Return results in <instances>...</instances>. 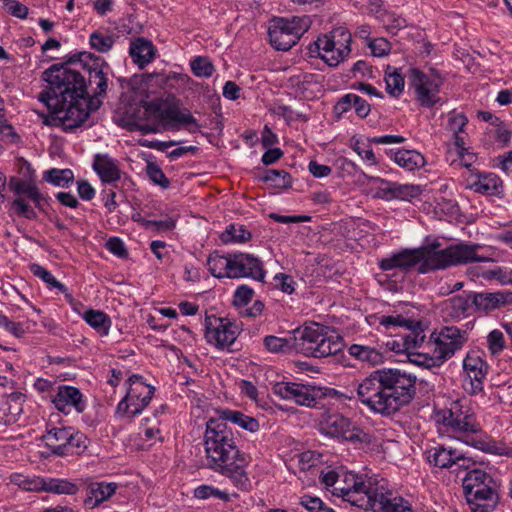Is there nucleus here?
Listing matches in <instances>:
<instances>
[{
    "label": "nucleus",
    "mask_w": 512,
    "mask_h": 512,
    "mask_svg": "<svg viewBox=\"0 0 512 512\" xmlns=\"http://www.w3.org/2000/svg\"><path fill=\"white\" fill-rule=\"evenodd\" d=\"M105 246L111 253L118 256L119 258L124 259L128 256V251L124 245V242L118 237L109 238Z\"/></svg>",
    "instance_id": "obj_62"
},
{
    "label": "nucleus",
    "mask_w": 512,
    "mask_h": 512,
    "mask_svg": "<svg viewBox=\"0 0 512 512\" xmlns=\"http://www.w3.org/2000/svg\"><path fill=\"white\" fill-rule=\"evenodd\" d=\"M467 272L472 277H481L487 281L497 280L502 285H512V268L502 266H496L492 269L471 267Z\"/></svg>",
    "instance_id": "obj_30"
},
{
    "label": "nucleus",
    "mask_w": 512,
    "mask_h": 512,
    "mask_svg": "<svg viewBox=\"0 0 512 512\" xmlns=\"http://www.w3.org/2000/svg\"><path fill=\"white\" fill-rule=\"evenodd\" d=\"M0 327L4 328L6 331L10 332L18 338L22 337L26 332L23 324L14 322L2 314H0Z\"/></svg>",
    "instance_id": "obj_61"
},
{
    "label": "nucleus",
    "mask_w": 512,
    "mask_h": 512,
    "mask_svg": "<svg viewBox=\"0 0 512 512\" xmlns=\"http://www.w3.org/2000/svg\"><path fill=\"white\" fill-rule=\"evenodd\" d=\"M115 37L106 31L95 30L89 37V44L92 49L107 53L114 45Z\"/></svg>",
    "instance_id": "obj_37"
},
{
    "label": "nucleus",
    "mask_w": 512,
    "mask_h": 512,
    "mask_svg": "<svg viewBox=\"0 0 512 512\" xmlns=\"http://www.w3.org/2000/svg\"><path fill=\"white\" fill-rule=\"evenodd\" d=\"M469 298L475 310L484 313L512 305V291L470 292Z\"/></svg>",
    "instance_id": "obj_20"
},
{
    "label": "nucleus",
    "mask_w": 512,
    "mask_h": 512,
    "mask_svg": "<svg viewBox=\"0 0 512 512\" xmlns=\"http://www.w3.org/2000/svg\"><path fill=\"white\" fill-rule=\"evenodd\" d=\"M265 348L272 353H286L294 349V336L291 338H280L269 335L263 340Z\"/></svg>",
    "instance_id": "obj_44"
},
{
    "label": "nucleus",
    "mask_w": 512,
    "mask_h": 512,
    "mask_svg": "<svg viewBox=\"0 0 512 512\" xmlns=\"http://www.w3.org/2000/svg\"><path fill=\"white\" fill-rule=\"evenodd\" d=\"M81 64L88 73V84L92 86L96 85V90L93 95L96 98L102 97L106 94L108 83H107V72L109 66L100 56H96L90 52H79L71 55L65 63L66 67L68 64Z\"/></svg>",
    "instance_id": "obj_14"
},
{
    "label": "nucleus",
    "mask_w": 512,
    "mask_h": 512,
    "mask_svg": "<svg viewBox=\"0 0 512 512\" xmlns=\"http://www.w3.org/2000/svg\"><path fill=\"white\" fill-rule=\"evenodd\" d=\"M190 66L192 72L197 77L208 78L213 74L215 70L213 63L207 57L202 56L195 57L191 61Z\"/></svg>",
    "instance_id": "obj_50"
},
{
    "label": "nucleus",
    "mask_w": 512,
    "mask_h": 512,
    "mask_svg": "<svg viewBox=\"0 0 512 512\" xmlns=\"http://www.w3.org/2000/svg\"><path fill=\"white\" fill-rule=\"evenodd\" d=\"M353 480H357V481H361L362 483H364L365 485L366 484H369L370 482H374V483H380L377 479L375 478H368L367 480H364L362 477L360 476H357L355 474H347L345 476V479H344V482H345V486H341L340 484L338 486H336L334 488V490L332 491L334 495L336 496H339V497H342L345 501L349 502L350 501L347 499L348 497L344 496L343 493L341 492V489L346 490L347 488H352L353 486Z\"/></svg>",
    "instance_id": "obj_57"
},
{
    "label": "nucleus",
    "mask_w": 512,
    "mask_h": 512,
    "mask_svg": "<svg viewBox=\"0 0 512 512\" xmlns=\"http://www.w3.org/2000/svg\"><path fill=\"white\" fill-rule=\"evenodd\" d=\"M218 414L219 417L210 418L206 422L204 447L207 465L215 472L230 478L238 489L248 491L251 487L245 470L248 459L237 446L234 433L227 422L249 432H256L259 429V422L237 410L223 409L219 410Z\"/></svg>",
    "instance_id": "obj_1"
},
{
    "label": "nucleus",
    "mask_w": 512,
    "mask_h": 512,
    "mask_svg": "<svg viewBox=\"0 0 512 512\" xmlns=\"http://www.w3.org/2000/svg\"><path fill=\"white\" fill-rule=\"evenodd\" d=\"M390 66H388L385 73L386 90L388 94L393 97H398L404 90V77L400 74L397 69H393L389 72Z\"/></svg>",
    "instance_id": "obj_45"
},
{
    "label": "nucleus",
    "mask_w": 512,
    "mask_h": 512,
    "mask_svg": "<svg viewBox=\"0 0 512 512\" xmlns=\"http://www.w3.org/2000/svg\"><path fill=\"white\" fill-rule=\"evenodd\" d=\"M468 123V119L464 114L451 115L449 118V128L453 133H461Z\"/></svg>",
    "instance_id": "obj_64"
},
{
    "label": "nucleus",
    "mask_w": 512,
    "mask_h": 512,
    "mask_svg": "<svg viewBox=\"0 0 512 512\" xmlns=\"http://www.w3.org/2000/svg\"><path fill=\"white\" fill-rule=\"evenodd\" d=\"M24 401V394L12 393L8 396L4 409H6L8 416L14 418V423L17 421L18 416L22 412V402Z\"/></svg>",
    "instance_id": "obj_51"
},
{
    "label": "nucleus",
    "mask_w": 512,
    "mask_h": 512,
    "mask_svg": "<svg viewBox=\"0 0 512 512\" xmlns=\"http://www.w3.org/2000/svg\"><path fill=\"white\" fill-rule=\"evenodd\" d=\"M52 402L55 408L64 414H70L73 409L77 413H82L86 408V403L80 390L68 385L58 387Z\"/></svg>",
    "instance_id": "obj_19"
},
{
    "label": "nucleus",
    "mask_w": 512,
    "mask_h": 512,
    "mask_svg": "<svg viewBox=\"0 0 512 512\" xmlns=\"http://www.w3.org/2000/svg\"><path fill=\"white\" fill-rule=\"evenodd\" d=\"M463 369L469 379L470 392L476 394L483 389L488 365L477 352H469L463 360Z\"/></svg>",
    "instance_id": "obj_21"
},
{
    "label": "nucleus",
    "mask_w": 512,
    "mask_h": 512,
    "mask_svg": "<svg viewBox=\"0 0 512 512\" xmlns=\"http://www.w3.org/2000/svg\"><path fill=\"white\" fill-rule=\"evenodd\" d=\"M488 349L493 355L499 354L505 349V338L502 331L492 330L487 336Z\"/></svg>",
    "instance_id": "obj_55"
},
{
    "label": "nucleus",
    "mask_w": 512,
    "mask_h": 512,
    "mask_svg": "<svg viewBox=\"0 0 512 512\" xmlns=\"http://www.w3.org/2000/svg\"><path fill=\"white\" fill-rule=\"evenodd\" d=\"M155 53L156 49L153 43L144 37H138L130 43L129 55L140 69L153 61Z\"/></svg>",
    "instance_id": "obj_27"
},
{
    "label": "nucleus",
    "mask_w": 512,
    "mask_h": 512,
    "mask_svg": "<svg viewBox=\"0 0 512 512\" xmlns=\"http://www.w3.org/2000/svg\"><path fill=\"white\" fill-rule=\"evenodd\" d=\"M161 117L170 121H176L181 124H194L196 128L199 127L197 120L187 110H181L176 106H168L160 113Z\"/></svg>",
    "instance_id": "obj_42"
},
{
    "label": "nucleus",
    "mask_w": 512,
    "mask_h": 512,
    "mask_svg": "<svg viewBox=\"0 0 512 512\" xmlns=\"http://www.w3.org/2000/svg\"><path fill=\"white\" fill-rule=\"evenodd\" d=\"M83 318L91 327L96 329L101 336L108 335L111 319L106 313L100 310L90 309L84 313Z\"/></svg>",
    "instance_id": "obj_36"
},
{
    "label": "nucleus",
    "mask_w": 512,
    "mask_h": 512,
    "mask_svg": "<svg viewBox=\"0 0 512 512\" xmlns=\"http://www.w3.org/2000/svg\"><path fill=\"white\" fill-rule=\"evenodd\" d=\"M416 265H421V253L418 248L403 249L398 253H394L388 258L382 259L379 263V267L383 271H388L395 268L409 271Z\"/></svg>",
    "instance_id": "obj_23"
},
{
    "label": "nucleus",
    "mask_w": 512,
    "mask_h": 512,
    "mask_svg": "<svg viewBox=\"0 0 512 512\" xmlns=\"http://www.w3.org/2000/svg\"><path fill=\"white\" fill-rule=\"evenodd\" d=\"M43 179L59 187H69L74 181V174L70 169H50L44 173Z\"/></svg>",
    "instance_id": "obj_38"
},
{
    "label": "nucleus",
    "mask_w": 512,
    "mask_h": 512,
    "mask_svg": "<svg viewBox=\"0 0 512 512\" xmlns=\"http://www.w3.org/2000/svg\"><path fill=\"white\" fill-rule=\"evenodd\" d=\"M368 46L373 56L382 57L387 55L391 50V44L385 38L370 40Z\"/></svg>",
    "instance_id": "obj_60"
},
{
    "label": "nucleus",
    "mask_w": 512,
    "mask_h": 512,
    "mask_svg": "<svg viewBox=\"0 0 512 512\" xmlns=\"http://www.w3.org/2000/svg\"><path fill=\"white\" fill-rule=\"evenodd\" d=\"M260 179L279 189H285L291 186V176L284 170H266Z\"/></svg>",
    "instance_id": "obj_43"
},
{
    "label": "nucleus",
    "mask_w": 512,
    "mask_h": 512,
    "mask_svg": "<svg viewBox=\"0 0 512 512\" xmlns=\"http://www.w3.org/2000/svg\"><path fill=\"white\" fill-rule=\"evenodd\" d=\"M488 133L493 135L495 140L500 144L501 148L509 145L512 132L502 121L489 128Z\"/></svg>",
    "instance_id": "obj_53"
},
{
    "label": "nucleus",
    "mask_w": 512,
    "mask_h": 512,
    "mask_svg": "<svg viewBox=\"0 0 512 512\" xmlns=\"http://www.w3.org/2000/svg\"><path fill=\"white\" fill-rule=\"evenodd\" d=\"M416 382L405 370L377 369L357 385V398L374 413L390 416L414 399Z\"/></svg>",
    "instance_id": "obj_3"
},
{
    "label": "nucleus",
    "mask_w": 512,
    "mask_h": 512,
    "mask_svg": "<svg viewBox=\"0 0 512 512\" xmlns=\"http://www.w3.org/2000/svg\"><path fill=\"white\" fill-rule=\"evenodd\" d=\"M215 324L206 320L205 338L208 343L223 349L231 346L239 335V327L226 318H215Z\"/></svg>",
    "instance_id": "obj_16"
},
{
    "label": "nucleus",
    "mask_w": 512,
    "mask_h": 512,
    "mask_svg": "<svg viewBox=\"0 0 512 512\" xmlns=\"http://www.w3.org/2000/svg\"><path fill=\"white\" fill-rule=\"evenodd\" d=\"M9 211L11 214H15L29 220H35L37 218L34 208L27 202L25 197H15V199L10 203Z\"/></svg>",
    "instance_id": "obj_48"
},
{
    "label": "nucleus",
    "mask_w": 512,
    "mask_h": 512,
    "mask_svg": "<svg viewBox=\"0 0 512 512\" xmlns=\"http://www.w3.org/2000/svg\"><path fill=\"white\" fill-rule=\"evenodd\" d=\"M88 447V438L87 436L80 431H73L69 434V440L65 444V454L68 455H80L82 454Z\"/></svg>",
    "instance_id": "obj_41"
},
{
    "label": "nucleus",
    "mask_w": 512,
    "mask_h": 512,
    "mask_svg": "<svg viewBox=\"0 0 512 512\" xmlns=\"http://www.w3.org/2000/svg\"><path fill=\"white\" fill-rule=\"evenodd\" d=\"M207 266L209 272L216 278H233V276L230 275L232 269V253L223 256L217 251H214L207 259Z\"/></svg>",
    "instance_id": "obj_32"
},
{
    "label": "nucleus",
    "mask_w": 512,
    "mask_h": 512,
    "mask_svg": "<svg viewBox=\"0 0 512 512\" xmlns=\"http://www.w3.org/2000/svg\"><path fill=\"white\" fill-rule=\"evenodd\" d=\"M272 392L282 399L293 400L296 404L315 407L317 400L321 398L320 389L295 382H276L272 386Z\"/></svg>",
    "instance_id": "obj_15"
},
{
    "label": "nucleus",
    "mask_w": 512,
    "mask_h": 512,
    "mask_svg": "<svg viewBox=\"0 0 512 512\" xmlns=\"http://www.w3.org/2000/svg\"><path fill=\"white\" fill-rule=\"evenodd\" d=\"M300 505L308 512H335L328 507L320 498L310 495H303L300 498Z\"/></svg>",
    "instance_id": "obj_52"
},
{
    "label": "nucleus",
    "mask_w": 512,
    "mask_h": 512,
    "mask_svg": "<svg viewBox=\"0 0 512 512\" xmlns=\"http://www.w3.org/2000/svg\"><path fill=\"white\" fill-rule=\"evenodd\" d=\"M70 427H51L42 436L46 446L51 449L52 454L63 457L65 454V444L69 440V434L72 432Z\"/></svg>",
    "instance_id": "obj_29"
},
{
    "label": "nucleus",
    "mask_w": 512,
    "mask_h": 512,
    "mask_svg": "<svg viewBox=\"0 0 512 512\" xmlns=\"http://www.w3.org/2000/svg\"><path fill=\"white\" fill-rule=\"evenodd\" d=\"M93 168L103 182L111 183L120 179L118 166L107 155L97 154L94 159Z\"/></svg>",
    "instance_id": "obj_31"
},
{
    "label": "nucleus",
    "mask_w": 512,
    "mask_h": 512,
    "mask_svg": "<svg viewBox=\"0 0 512 512\" xmlns=\"http://www.w3.org/2000/svg\"><path fill=\"white\" fill-rule=\"evenodd\" d=\"M129 383L130 388L127 392V397L139 398V396H142L141 403H135L137 407L135 409H131V415L136 416L137 414H140L146 406H148L155 388L143 382L142 377L139 375H132L129 378Z\"/></svg>",
    "instance_id": "obj_26"
},
{
    "label": "nucleus",
    "mask_w": 512,
    "mask_h": 512,
    "mask_svg": "<svg viewBox=\"0 0 512 512\" xmlns=\"http://www.w3.org/2000/svg\"><path fill=\"white\" fill-rule=\"evenodd\" d=\"M42 491L58 495H74L79 488L76 483L67 479L43 477Z\"/></svg>",
    "instance_id": "obj_35"
},
{
    "label": "nucleus",
    "mask_w": 512,
    "mask_h": 512,
    "mask_svg": "<svg viewBox=\"0 0 512 512\" xmlns=\"http://www.w3.org/2000/svg\"><path fill=\"white\" fill-rule=\"evenodd\" d=\"M250 238V231L246 230L243 225L235 224H230L220 236V239L224 244L244 243Z\"/></svg>",
    "instance_id": "obj_40"
},
{
    "label": "nucleus",
    "mask_w": 512,
    "mask_h": 512,
    "mask_svg": "<svg viewBox=\"0 0 512 512\" xmlns=\"http://www.w3.org/2000/svg\"><path fill=\"white\" fill-rule=\"evenodd\" d=\"M254 291L247 285L239 286L234 294L233 304L237 307L246 306L252 299Z\"/></svg>",
    "instance_id": "obj_59"
},
{
    "label": "nucleus",
    "mask_w": 512,
    "mask_h": 512,
    "mask_svg": "<svg viewBox=\"0 0 512 512\" xmlns=\"http://www.w3.org/2000/svg\"><path fill=\"white\" fill-rule=\"evenodd\" d=\"M230 275L233 278L250 277L258 281H264L265 270L261 260L248 253H232V269Z\"/></svg>",
    "instance_id": "obj_18"
},
{
    "label": "nucleus",
    "mask_w": 512,
    "mask_h": 512,
    "mask_svg": "<svg viewBox=\"0 0 512 512\" xmlns=\"http://www.w3.org/2000/svg\"><path fill=\"white\" fill-rule=\"evenodd\" d=\"M408 82L415 90L416 100L421 106L431 108L441 101L439 92L443 81L439 74H426L418 68H410Z\"/></svg>",
    "instance_id": "obj_13"
},
{
    "label": "nucleus",
    "mask_w": 512,
    "mask_h": 512,
    "mask_svg": "<svg viewBox=\"0 0 512 512\" xmlns=\"http://www.w3.org/2000/svg\"><path fill=\"white\" fill-rule=\"evenodd\" d=\"M10 481L26 491L41 492L43 488V477H27L22 474H12Z\"/></svg>",
    "instance_id": "obj_47"
},
{
    "label": "nucleus",
    "mask_w": 512,
    "mask_h": 512,
    "mask_svg": "<svg viewBox=\"0 0 512 512\" xmlns=\"http://www.w3.org/2000/svg\"><path fill=\"white\" fill-rule=\"evenodd\" d=\"M469 301H471L469 296L463 297L459 295L450 298L448 302L452 310V315L455 317H460L464 315L469 309Z\"/></svg>",
    "instance_id": "obj_58"
},
{
    "label": "nucleus",
    "mask_w": 512,
    "mask_h": 512,
    "mask_svg": "<svg viewBox=\"0 0 512 512\" xmlns=\"http://www.w3.org/2000/svg\"><path fill=\"white\" fill-rule=\"evenodd\" d=\"M29 268L34 276L42 279L50 287L56 288L62 293H64L66 298L69 299L70 301L72 300V296L69 293H67V287L61 282L57 281L55 277L46 268L36 263L31 264Z\"/></svg>",
    "instance_id": "obj_39"
},
{
    "label": "nucleus",
    "mask_w": 512,
    "mask_h": 512,
    "mask_svg": "<svg viewBox=\"0 0 512 512\" xmlns=\"http://www.w3.org/2000/svg\"><path fill=\"white\" fill-rule=\"evenodd\" d=\"M142 225L147 229H152L156 232H165L172 230L175 227L176 221L171 217H165L160 220H141Z\"/></svg>",
    "instance_id": "obj_56"
},
{
    "label": "nucleus",
    "mask_w": 512,
    "mask_h": 512,
    "mask_svg": "<svg viewBox=\"0 0 512 512\" xmlns=\"http://www.w3.org/2000/svg\"><path fill=\"white\" fill-rule=\"evenodd\" d=\"M116 483H96L90 488L91 495L95 498V505L109 499L116 491Z\"/></svg>",
    "instance_id": "obj_49"
},
{
    "label": "nucleus",
    "mask_w": 512,
    "mask_h": 512,
    "mask_svg": "<svg viewBox=\"0 0 512 512\" xmlns=\"http://www.w3.org/2000/svg\"><path fill=\"white\" fill-rule=\"evenodd\" d=\"M404 328H406L407 332L400 336L402 344H399L394 340L391 346L392 350H395L398 353L404 351L409 352L412 349L424 346L426 335L422 322L410 319Z\"/></svg>",
    "instance_id": "obj_22"
},
{
    "label": "nucleus",
    "mask_w": 512,
    "mask_h": 512,
    "mask_svg": "<svg viewBox=\"0 0 512 512\" xmlns=\"http://www.w3.org/2000/svg\"><path fill=\"white\" fill-rule=\"evenodd\" d=\"M146 172L153 183L161 186L164 189L170 186L169 179L165 176L162 169L157 164L149 162L146 167Z\"/></svg>",
    "instance_id": "obj_54"
},
{
    "label": "nucleus",
    "mask_w": 512,
    "mask_h": 512,
    "mask_svg": "<svg viewBox=\"0 0 512 512\" xmlns=\"http://www.w3.org/2000/svg\"><path fill=\"white\" fill-rule=\"evenodd\" d=\"M320 431L328 436L342 439L351 443L371 442V435L354 425L350 419L338 412L325 411L319 422Z\"/></svg>",
    "instance_id": "obj_12"
},
{
    "label": "nucleus",
    "mask_w": 512,
    "mask_h": 512,
    "mask_svg": "<svg viewBox=\"0 0 512 512\" xmlns=\"http://www.w3.org/2000/svg\"><path fill=\"white\" fill-rule=\"evenodd\" d=\"M482 249L483 245L478 243L460 242L439 252L426 251L421 254V265L417 270L420 274H427L473 262H494L493 258L479 254Z\"/></svg>",
    "instance_id": "obj_6"
},
{
    "label": "nucleus",
    "mask_w": 512,
    "mask_h": 512,
    "mask_svg": "<svg viewBox=\"0 0 512 512\" xmlns=\"http://www.w3.org/2000/svg\"><path fill=\"white\" fill-rule=\"evenodd\" d=\"M351 41L348 29L336 27L308 46L309 55L318 56L329 66L336 67L350 54Z\"/></svg>",
    "instance_id": "obj_9"
},
{
    "label": "nucleus",
    "mask_w": 512,
    "mask_h": 512,
    "mask_svg": "<svg viewBox=\"0 0 512 512\" xmlns=\"http://www.w3.org/2000/svg\"><path fill=\"white\" fill-rule=\"evenodd\" d=\"M437 422L446 427L457 439L480 451L512 455V449H501L490 436L482 430L475 413L463 406L459 401L451 404L449 409L442 410L436 415Z\"/></svg>",
    "instance_id": "obj_4"
},
{
    "label": "nucleus",
    "mask_w": 512,
    "mask_h": 512,
    "mask_svg": "<svg viewBox=\"0 0 512 512\" xmlns=\"http://www.w3.org/2000/svg\"><path fill=\"white\" fill-rule=\"evenodd\" d=\"M468 340L466 330L456 326H445L439 332H433L427 342L432 355L426 357L422 364L427 367L440 366L454 356Z\"/></svg>",
    "instance_id": "obj_10"
},
{
    "label": "nucleus",
    "mask_w": 512,
    "mask_h": 512,
    "mask_svg": "<svg viewBox=\"0 0 512 512\" xmlns=\"http://www.w3.org/2000/svg\"><path fill=\"white\" fill-rule=\"evenodd\" d=\"M349 354L370 366L380 365L384 362L383 353L371 346L352 344L349 347Z\"/></svg>",
    "instance_id": "obj_34"
},
{
    "label": "nucleus",
    "mask_w": 512,
    "mask_h": 512,
    "mask_svg": "<svg viewBox=\"0 0 512 512\" xmlns=\"http://www.w3.org/2000/svg\"><path fill=\"white\" fill-rule=\"evenodd\" d=\"M466 187L477 193L497 196L502 193L501 179L492 173L471 175L466 181Z\"/></svg>",
    "instance_id": "obj_24"
},
{
    "label": "nucleus",
    "mask_w": 512,
    "mask_h": 512,
    "mask_svg": "<svg viewBox=\"0 0 512 512\" xmlns=\"http://www.w3.org/2000/svg\"><path fill=\"white\" fill-rule=\"evenodd\" d=\"M293 334L294 350L315 358L335 355L344 346L340 335L329 333L327 327L318 323L298 328Z\"/></svg>",
    "instance_id": "obj_7"
},
{
    "label": "nucleus",
    "mask_w": 512,
    "mask_h": 512,
    "mask_svg": "<svg viewBox=\"0 0 512 512\" xmlns=\"http://www.w3.org/2000/svg\"><path fill=\"white\" fill-rule=\"evenodd\" d=\"M4 7L11 15L24 19L28 15V7L16 0H6Z\"/></svg>",
    "instance_id": "obj_63"
},
{
    "label": "nucleus",
    "mask_w": 512,
    "mask_h": 512,
    "mask_svg": "<svg viewBox=\"0 0 512 512\" xmlns=\"http://www.w3.org/2000/svg\"><path fill=\"white\" fill-rule=\"evenodd\" d=\"M341 492L356 507L376 512H414L410 503L402 497H392L385 483L364 484L353 480L352 488Z\"/></svg>",
    "instance_id": "obj_5"
},
{
    "label": "nucleus",
    "mask_w": 512,
    "mask_h": 512,
    "mask_svg": "<svg viewBox=\"0 0 512 512\" xmlns=\"http://www.w3.org/2000/svg\"><path fill=\"white\" fill-rule=\"evenodd\" d=\"M369 179L381 184L375 192V197L385 201L394 199L410 201L422 193V189L419 185L399 184L379 177H370Z\"/></svg>",
    "instance_id": "obj_17"
},
{
    "label": "nucleus",
    "mask_w": 512,
    "mask_h": 512,
    "mask_svg": "<svg viewBox=\"0 0 512 512\" xmlns=\"http://www.w3.org/2000/svg\"><path fill=\"white\" fill-rule=\"evenodd\" d=\"M8 188L16 197H26L34 203L35 207L42 209L41 202L44 197L31 177L28 179L11 177L8 181Z\"/></svg>",
    "instance_id": "obj_25"
},
{
    "label": "nucleus",
    "mask_w": 512,
    "mask_h": 512,
    "mask_svg": "<svg viewBox=\"0 0 512 512\" xmlns=\"http://www.w3.org/2000/svg\"><path fill=\"white\" fill-rule=\"evenodd\" d=\"M390 152V157L395 161V163L408 171L419 169L426 163L424 156L415 150L402 149L396 152Z\"/></svg>",
    "instance_id": "obj_33"
},
{
    "label": "nucleus",
    "mask_w": 512,
    "mask_h": 512,
    "mask_svg": "<svg viewBox=\"0 0 512 512\" xmlns=\"http://www.w3.org/2000/svg\"><path fill=\"white\" fill-rule=\"evenodd\" d=\"M471 512H492L498 502L496 482L481 469L470 470L462 479Z\"/></svg>",
    "instance_id": "obj_8"
},
{
    "label": "nucleus",
    "mask_w": 512,
    "mask_h": 512,
    "mask_svg": "<svg viewBox=\"0 0 512 512\" xmlns=\"http://www.w3.org/2000/svg\"><path fill=\"white\" fill-rule=\"evenodd\" d=\"M377 19L383 24L385 29L393 35H396L399 30L407 26V22L404 18L388 11L381 12L380 15H377Z\"/></svg>",
    "instance_id": "obj_46"
},
{
    "label": "nucleus",
    "mask_w": 512,
    "mask_h": 512,
    "mask_svg": "<svg viewBox=\"0 0 512 512\" xmlns=\"http://www.w3.org/2000/svg\"><path fill=\"white\" fill-rule=\"evenodd\" d=\"M47 83L38 99L50 110L43 123L72 131L80 127L90 113L91 98L85 77L64 64H54L42 73Z\"/></svg>",
    "instance_id": "obj_2"
},
{
    "label": "nucleus",
    "mask_w": 512,
    "mask_h": 512,
    "mask_svg": "<svg viewBox=\"0 0 512 512\" xmlns=\"http://www.w3.org/2000/svg\"><path fill=\"white\" fill-rule=\"evenodd\" d=\"M426 459L430 465L440 469H449L453 467V462L458 459V450L454 448H447L444 445L438 444L431 447L426 452Z\"/></svg>",
    "instance_id": "obj_28"
},
{
    "label": "nucleus",
    "mask_w": 512,
    "mask_h": 512,
    "mask_svg": "<svg viewBox=\"0 0 512 512\" xmlns=\"http://www.w3.org/2000/svg\"><path fill=\"white\" fill-rule=\"evenodd\" d=\"M311 20L308 16L275 17L268 27L271 45L281 51H288L308 31Z\"/></svg>",
    "instance_id": "obj_11"
}]
</instances>
